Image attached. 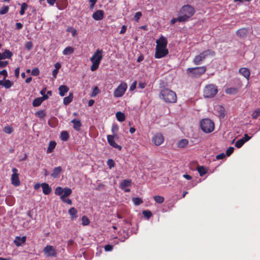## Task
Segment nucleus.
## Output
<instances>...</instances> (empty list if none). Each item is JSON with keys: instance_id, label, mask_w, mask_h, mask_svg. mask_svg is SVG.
I'll list each match as a JSON object with an SVG mask.
<instances>
[{"instance_id": "nucleus-1", "label": "nucleus", "mask_w": 260, "mask_h": 260, "mask_svg": "<svg viewBox=\"0 0 260 260\" xmlns=\"http://www.w3.org/2000/svg\"><path fill=\"white\" fill-rule=\"evenodd\" d=\"M159 98L164 102L169 104L176 103L177 100L176 93L169 88H164L160 90Z\"/></svg>"}, {"instance_id": "nucleus-2", "label": "nucleus", "mask_w": 260, "mask_h": 260, "mask_svg": "<svg viewBox=\"0 0 260 260\" xmlns=\"http://www.w3.org/2000/svg\"><path fill=\"white\" fill-rule=\"evenodd\" d=\"M194 8L189 5H186L182 7L179 11V15L181 16V20L187 21L195 13Z\"/></svg>"}, {"instance_id": "nucleus-3", "label": "nucleus", "mask_w": 260, "mask_h": 260, "mask_svg": "<svg viewBox=\"0 0 260 260\" xmlns=\"http://www.w3.org/2000/svg\"><path fill=\"white\" fill-rule=\"evenodd\" d=\"M103 51L102 49H98L91 57L90 60L92 62V65L90 67L91 71H95L99 68L100 62L103 58Z\"/></svg>"}, {"instance_id": "nucleus-4", "label": "nucleus", "mask_w": 260, "mask_h": 260, "mask_svg": "<svg viewBox=\"0 0 260 260\" xmlns=\"http://www.w3.org/2000/svg\"><path fill=\"white\" fill-rule=\"evenodd\" d=\"M200 125L201 129L206 134L212 132L215 128L214 123L209 118H205L201 120Z\"/></svg>"}, {"instance_id": "nucleus-5", "label": "nucleus", "mask_w": 260, "mask_h": 260, "mask_svg": "<svg viewBox=\"0 0 260 260\" xmlns=\"http://www.w3.org/2000/svg\"><path fill=\"white\" fill-rule=\"evenodd\" d=\"M206 71V67L205 66L190 68L186 70L187 74L191 78H198L204 74Z\"/></svg>"}, {"instance_id": "nucleus-6", "label": "nucleus", "mask_w": 260, "mask_h": 260, "mask_svg": "<svg viewBox=\"0 0 260 260\" xmlns=\"http://www.w3.org/2000/svg\"><path fill=\"white\" fill-rule=\"evenodd\" d=\"M215 52L211 50L208 49L201 52L199 55H197L193 59V62L196 65H199L208 56H213Z\"/></svg>"}, {"instance_id": "nucleus-7", "label": "nucleus", "mask_w": 260, "mask_h": 260, "mask_svg": "<svg viewBox=\"0 0 260 260\" xmlns=\"http://www.w3.org/2000/svg\"><path fill=\"white\" fill-rule=\"evenodd\" d=\"M217 87L213 84H209L205 87L203 91L204 96L206 98L214 97L217 93Z\"/></svg>"}, {"instance_id": "nucleus-8", "label": "nucleus", "mask_w": 260, "mask_h": 260, "mask_svg": "<svg viewBox=\"0 0 260 260\" xmlns=\"http://www.w3.org/2000/svg\"><path fill=\"white\" fill-rule=\"evenodd\" d=\"M127 88L126 83L122 82L115 89L114 92V96L116 98L122 96L125 93Z\"/></svg>"}, {"instance_id": "nucleus-9", "label": "nucleus", "mask_w": 260, "mask_h": 260, "mask_svg": "<svg viewBox=\"0 0 260 260\" xmlns=\"http://www.w3.org/2000/svg\"><path fill=\"white\" fill-rule=\"evenodd\" d=\"M12 171L13 174L11 176V183L15 186H18L20 184V182L19 179V174L18 173V170L14 168L12 169Z\"/></svg>"}, {"instance_id": "nucleus-10", "label": "nucleus", "mask_w": 260, "mask_h": 260, "mask_svg": "<svg viewBox=\"0 0 260 260\" xmlns=\"http://www.w3.org/2000/svg\"><path fill=\"white\" fill-rule=\"evenodd\" d=\"M168 53L169 51L167 48L156 47L154 57L157 59L161 58L166 56Z\"/></svg>"}, {"instance_id": "nucleus-11", "label": "nucleus", "mask_w": 260, "mask_h": 260, "mask_svg": "<svg viewBox=\"0 0 260 260\" xmlns=\"http://www.w3.org/2000/svg\"><path fill=\"white\" fill-rule=\"evenodd\" d=\"M152 141L156 146H159L164 142V137L161 133H157L152 137Z\"/></svg>"}, {"instance_id": "nucleus-12", "label": "nucleus", "mask_w": 260, "mask_h": 260, "mask_svg": "<svg viewBox=\"0 0 260 260\" xmlns=\"http://www.w3.org/2000/svg\"><path fill=\"white\" fill-rule=\"evenodd\" d=\"M116 135H109L107 136V141L109 145L112 146V147L114 148L118 149L119 150H121L122 149V147L120 145L117 144L114 138L116 137Z\"/></svg>"}, {"instance_id": "nucleus-13", "label": "nucleus", "mask_w": 260, "mask_h": 260, "mask_svg": "<svg viewBox=\"0 0 260 260\" xmlns=\"http://www.w3.org/2000/svg\"><path fill=\"white\" fill-rule=\"evenodd\" d=\"M44 252L47 256H56L57 254L56 251L54 247L51 245L46 246L43 250Z\"/></svg>"}, {"instance_id": "nucleus-14", "label": "nucleus", "mask_w": 260, "mask_h": 260, "mask_svg": "<svg viewBox=\"0 0 260 260\" xmlns=\"http://www.w3.org/2000/svg\"><path fill=\"white\" fill-rule=\"evenodd\" d=\"M156 47L167 48L168 41L165 37L161 36L158 40H156Z\"/></svg>"}, {"instance_id": "nucleus-15", "label": "nucleus", "mask_w": 260, "mask_h": 260, "mask_svg": "<svg viewBox=\"0 0 260 260\" xmlns=\"http://www.w3.org/2000/svg\"><path fill=\"white\" fill-rule=\"evenodd\" d=\"M26 240V236H23L22 237L20 236H17L14 240L15 245L17 246H20L24 244Z\"/></svg>"}, {"instance_id": "nucleus-16", "label": "nucleus", "mask_w": 260, "mask_h": 260, "mask_svg": "<svg viewBox=\"0 0 260 260\" xmlns=\"http://www.w3.org/2000/svg\"><path fill=\"white\" fill-rule=\"evenodd\" d=\"M92 18L96 21L101 20L104 18V12L102 10H99L96 11L92 14Z\"/></svg>"}, {"instance_id": "nucleus-17", "label": "nucleus", "mask_w": 260, "mask_h": 260, "mask_svg": "<svg viewBox=\"0 0 260 260\" xmlns=\"http://www.w3.org/2000/svg\"><path fill=\"white\" fill-rule=\"evenodd\" d=\"M248 33V29L246 28H241L236 31V35L240 38H246Z\"/></svg>"}, {"instance_id": "nucleus-18", "label": "nucleus", "mask_w": 260, "mask_h": 260, "mask_svg": "<svg viewBox=\"0 0 260 260\" xmlns=\"http://www.w3.org/2000/svg\"><path fill=\"white\" fill-rule=\"evenodd\" d=\"M13 53L9 50L6 49L3 53H0V60L6 58H11Z\"/></svg>"}, {"instance_id": "nucleus-19", "label": "nucleus", "mask_w": 260, "mask_h": 260, "mask_svg": "<svg viewBox=\"0 0 260 260\" xmlns=\"http://www.w3.org/2000/svg\"><path fill=\"white\" fill-rule=\"evenodd\" d=\"M42 187L43 192L45 195L49 194L52 190L51 187H50L48 184L46 183H43L41 184Z\"/></svg>"}, {"instance_id": "nucleus-20", "label": "nucleus", "mask_w": 260, "mask_h": 260, "mask_svg": "<svg viewBox=\"0 0 260 260\" xmlns=\"http://www.w3.org/2000/svg\"><path fill=\"white\" fill-rule=\"evenodd\" d=\"M239 73L242 75L246 79L249 80L250 73L248 69L246 68H241L239 69Z\"/></svg>"}, {"instance_id": "nucleus-21", "label": "nucleus", "mask_w": 260, "mask_h": 260, "mask_svg": "<svg viewBox=\"0 0 260 260\" xmlns=\"http://www.w3.org/2000/svg\"><path fill=\"white\" fill-rule=\"evenodd\" d=\"M62 172V168L61 167H55L52 171V174H51V176L53 178H58L59 176L60 173Z\"/></svg>"}, {"instance_id": "nucleus-22", "label": "nucleus", "mask_w": 260, "mask_h": 260, "mask_svg": "<svg viewBox=\"0 0 260 260\" xmlns=\"http://www.w3.org/2000/svg\"><path fill=\"white\" fill-rule=\"evenodd\" d=\"M13 84V83L8 79L0 80V85L3 86L6 89L10 88Z\"/></svg>"}, {"instance_id": "nucleus-23", "label": "nucleus", "mask_w": 260, "mask_h": 260, "mask_svg": "<svg viewBox=\"0 0 260 260\" xmlns=\"http://www.w3.org/2000/svg\"><path fill=\"white\" fill-rule=\"evenodd\" d=\"M71 123L73 124V128L77 131H79L82 126L80 120L74 119L71 121Z\"/></svg>"}, {"instance_id": "nucleus-24", "label": "nucleus", "mask_w": 260, "mask_h": 260, "mask_svg": "<svg viewBox=\"0 0 260 260\" xmlns=\"http://www.w3.org/2000/svg\"><path fill=\"white\" fill-rule=\"evenodd\" d=\"M59 93L61 96H63L69 90L68 87L64 85H60L58 88Z\"/></svg>"}, {"instance_id": "nucleus-25", "label": "nucleus", "mask_w": 260, "mask_h": 260, "mask_svg": "<svg viewBox=\"0 0 260 260\" xmlns=\"http://www.w3.org/2000/svg\"><path fill=\"white\" fill-rule=\"evenodd\" d=\"M56 145V143L54 141H51L49 142L48 147L47 148V153H52L54 148H55Z\"/></svg>"}, {"instance_id": "nucleus-26", "label": "nucleus", "mask_w": 260, "mask_h": 260, "mask_svg": "<svg viewBox=\"0 0 260 260\" xmlns=\"http://www.w3.org/2000/svg\"><path fill=\"white\" fill-rule=\"evenodd\" d=\"M132 181L130 180L125 179L120 184V188L124 189L126 187L131 185Z\"/></svg>"}, {"instance_id": "nucleus-27", "label": "nucleus", "mask_w": 260, "mask_h": 260, "mask_svg": "<svg viewBox=\"0 0 260 260\" xmlns=\"http://www.w3.org/2000/svg\"><path fill=\"white\" fill-rule=\"evenodd\" d=\"M73 99V93H70L68 96L64 98L63 103L65 105H67L70 104Z\"/></svg>"}, {"instance_id": "nucleus-28", "label": "nucleus", "mask_w": 260, "mask_h": 260, "mask_svg": "<svg viewBox=\"0 0 260 260\" xmlns=\"http://www.w3.org/2000/svg\"><path fill=\"white\" fill-rule=\"evenodd\" d=\"M72 192V189L70 188H64L62 194L60 196V199L67 197L71 194Z\"/></svg>"}, {"instance_id": "nucleus-29", "label": "nucleus", "mask_w": 260, "mask_h": 260, "mask_svg": "<svg viewBox=\"0 0 260 260\" xmlns=\"http://www.w3.org/2000/svg\"><path fill=\"white\" fill-rule=\"evenodd\" d=\"M188 144V141L187 139H183L181 140L177 144L178 147L183 148Z\"/></svg>"}, {"instance_id": "nucleus-30", "label": "nucleus", "mask_w": 260, "mask_h": 260, "mask_svg": "<svg viewBox=\"0 0 260 260\" xmlns=\"http://www.w3.org/2000/svg\"><path fill=\"white\" fill-rule=\"evenodd\" d=\"M74 49L71 46L66 47L62 51V53L64 55H70L73 53Z\"/></svg>"}, {"instance_id": "nucleus-31", "label": "nucleus", "mask_w": 260, "mask_h": 260, "mask_svg": "<svg viewBox=\"0 0 260 260\" xmlns=\"http://www.w3.org/2000/svg\"><path fill=\"white\" fill-rule=\"evenodd\" d=\"M116 117L117 119L120 122H123L125 119L124 114L121 112H117L116 113Z\"/></svg>"}, {"instance_id": "nucleus-32", "label": "nucleus", "mask_w": 260, "mask_h": 260, "mask_svg": "<svg viewBox=\"0 0 260 260\" xmlns=\"http://www.w3.org/2000/svg\"><path fill=\"white\" fill-rule=\"evenodd\" d=\"M69 213L71 216L72 219L77 217V211L74 207H71L69 210Z\"/></svg>"}, {"instance_id": "nucleus-33", "label": "nucleus", "mask_w": 260, "mask_h": 260, "mask_svg": "<svg viewBox=\"0 0 260 260\" xmlns=\"http://www.w3.org/2000/svg\"><path fill=\"white\" fill-rule=\"evenodd\" d=\"M238 91V89L234 87L228 88L225 90V93L228 94H235Z\"/></svg>"}, {"instance_id": "nucleus-34", "label": "nucleus", "mask_w": 260, "mask_h": 260, "mask_svg": "<svg viewBox=\"0 0 260 260\" xmlns=\"http://www.w3.org/2000/svg\"><path fill=\"white\" fill-rule=\"evenodd\" d=\"M197 170L201 176H203L207 173V170L204 166H199Z\"/></svg>"}, {"instance_id": "nucleus-35", "label": "nucleus", "mask_w": 260, "mask_h": 260, "mask_svg": "<svg viewBox=\"0 0 260 260\" xmlns=\"http://www.w3.org/2000/svg\"><path fill=\"white\" fill-rule=\"evenodd\" d=\"M252 119H256L257 117L260 116V108H257L256 110L252 111L251 114Z\"/></svg>"}, {"instance_id": "nucleus-36", "label": "nucleus", "mask_w": 260, "mask_h": 260, "mask_svg": "<svg viewBox=\"0 0 260 260\" xmlns=\"http://www.w3.org/2000/svg\"><path fill=\"white\" fill-rule=\"evenodd\" d=\"M61 139L64 141H66L69 139V133L67 131H62L60 134Z\"/></svg>"}, {"instance_id": "nucleus-37", "label": "nucleus", "mask_w": 260, "mask_h": 260, "mask_svg": "<svg viewBox=\"0 0 260 260\" xmlns=\"http://www.w3.org/2000/svg\"><path fill=\"white\" fill-rule=\"evenodd\" d=\"M42 100L40 97L35 99L32 102V106L34 107H38L42 103Z\"/></svg>"}, {"instance_id": "nucleus-38", "label": "nucleus", "mask_w": 260, "mask_h": 260, "mask_svg": "<svg viewBox=\"0 0 260 260\" xmlns=\"http://www.w3.org/2000/svg\"><path fill=\"white\" fill-rule=\"evenodd\" d=\"M155 202L158 204H161L164 202L165 199L160 196H155L153 197Z\"/></svg>"}, {"instance_id": "nucleus-39", "label": "nucleus", "mask_w": 260, "mask_h": 260, "mask_svg": "<svg viewBox=\"0 0 260 260\" xmlns=\"http://www.w3.org/2000/svg\"><path fill=\"white\" fill-rule=\"evenodd\" d=\"M28 5L26 3H23L21 4V10L20 11V15H23L25 13V11L27 9Z\"/></svg>"}, {"instance_id": "nucleus-40", "label": "nucleus", "mask_w": 260, "mask_h": 260, "mask_svg": "<svg viewBox=\"0 0 260 260\" xmlns=\"http://www.w3.org/2000/svg\"><path fill=\"white\" fill-rule=\"evenodd\" d=\"M13 131L14 130H13V127L9 125L5 126L3 129V131L5 133L8 134H12L13 133Z\"/></svg>"}, {"instance_id": "nucleus-41", "label": "nucleus", "mask_w": 260, "mask_h": 260, "mask_svg": "<svg viewBox=\"0 0 260 260\" xmlns=\"http://www.w3.org/2000/svg\"><path fill=\"white\" fill-rule=\"evenodd\" d=\"M35 115L40 118H43L46 116L45 110H40L35 113Z\"/></svg>"}, {"instance_id": "nucleus-42", "label": "nucleus", "mask_w": 260, "mask_h": 260, "mask_svg": "<svg viewBox=\"0 0 260 260\" xmlns=\"http://www.w3.org/2000/svg\"><path fill=\"white\" fill-rule=\"evenodd\" d=\"M132 200H133L134 204L136 206H138L143 203L142 199L139 197L134 198H133Z\"/></svg>"}, {"instance_id": "nucleus-43", "label": "nucleus", "mask_w": 260, "mask_h": 260, "mask_svg": "<svg viewBox=\"0 0 260 260\" xmlns=\"http://www.w3.org/2000/svg\"><path fill=\"white\" fill-rule=\"evenodd\" d=\"M9 10V7L8 6L3 7L0 9V15H4L6 14Z\"/></svg>"}, {"instance_id": "nucleus-44", "label": "nucleus", "mask_w": 260, "mask_h": 260, "mask_svg": "<svg viewBox=\"0 0 260 260\" xmlns=\"http://www.w3.org/2000/svg\"><path fill=\"white\" fill-rule=\"evenodd\" d=\"M63 189L61 187H57L55 190V194L58 196L62 195L63 192Z\"/></svg>"}, {"instance_id": "nucleus-45", "label": "nucleus", "mask_w": 260, "mask_h": 260, "mask_svg": "<svg viewBox=\"0 0 260 260\" xmlns=\"http://www.w3.org/2000/svg\"><path fill=\"white\" fill-rule=\"evenodd\" d=\"M244 141L243 140V139H240L236 142L235 146L237 148H239L241 147L244 145Z\"/></svg>"}, {"instance_id": "nucleus-46", "label": "nucleus", "mask_w": 260, "mask_h": 260, "mask_svg": "<svg viewBox=\"0 0 260 260\" xmlns=\"http://www.w3.org/2000/svg\"><path fill=\"white\" fill-rule=\"evenodd\" d=\"M82 222L83 225H87L89 224L90 221L87 217L83 216L82 217Z\"/></svg>"}, {"instance_id": "nucleus-47", "label": "nucleus", "mask_w": 260, "mask_h": 260, "mask_svg": "<svg viewBox=\"0 0 260 260\" xmlns=\"http://www.w3.org/2000/svg\"><path fill=\"white\" fill-rule=\"evenodd\" d=\"M142 213L147 219H149L152 216V213L149 210H144Z\"/></svg>"}, {"instance_id": "nucleus-48", "label": "nucleus", "mask_w": 260, "mask_h": 260, "mask_svg": "<svg viewBox=\"0 0 260 260\" xmlns=\"http://www.w3.org/2000/svg\"><path fill=\"white\" fill-rule=\"evenodd\" d=\"M67 31L71 32L73 37H75L77 35L76 29L72 27H68Z\"/></svg>"}, {"instance_id": "nucleus-49", "label": "nucleus", "mask_w": 260, "mask_h": 260, "mask_svg": "<svg viewBox=\"0 0 260 260\" xmlns=\"http://www.w3.org/2000/svg\"><path fill=\"white\" fill-rule=\"evenodd\" d=\"M107 164V165L109 166V168L110 169H112V168L114 167V166H115V162L112 159H108Z\"/></svg>"}, {"instance_id": "nucleus-50", "label": "nucleus", "mask_w": 260, "mask_h": 260, "mask_svg": "<svg viewBox=\"0 0 260 260\" xmlns=\"http://www.w3.org/2000/svg\"><path fill=\"white\" fill-rule=\"evenodd\" d=\"M32 47L33 44L31 41H28L25 44V47L28 50L31 49Z\"/></svg>"}, {"instance_id": "nucleus-51", "label": "nucleus", "mask_w": 260, "mask_h": 260, "mask_svg": "<svg viewBox=\"0 0 260 260\" xmlns=\"http://www.w3.org/2000/svg\"><path fill=\"white\" fill-rule=\"evenodd\" d=\"M142 16V14L141 12H137L134 16V19L137 22H139V20L141 17Z\"/></svg>"}, {"instance_id": "nucleus-52", "label": "nucleus", "mask_w": 260, "mask_h": 260, "mask_svg": "<svg viewBox=\"0 0 260 260\" xmlns=\"http://www.w3.org/2000/svg\"><path fill=\"white\" fill-rule=\"evenodd\" d=\"M180 18H181V16L180 15H179V16L177 18H173L171 20V24L173 25L177 21H178L180 22H184L183 20H181Z\"/></svg>"}, {"instance_id": "nucleus-53", "label": "nucleus", "mask_w": 260, "mask_h": 260, "mask_svg": "<svg viewBox=\"0 0 260 260\" xmlns=\"http://www.w3.org/2000/svg\"><path fill=\"white\" fill-rule=\"evenodd\" d=\"M234 150V148L233 147H230L226 151V155L228 156H229L231 155Z\"/></svg>"}, {"instance_id": "nucleus-54", "label": "nucleus", "mask_w": 260, "mask_h": 260, "mask_svg": "<svg viewBox=\"0 0 260 260\" xmlns=\"http://www.w3.org/2000/svg\"><path fill=\"white\" fill-rule=\"evenodd\" d=\"M39 70L37 68H34L31 71V75L35 76L39 75Z\"/></svg>"}, {"instance_id": "nucleus-55", "label": "nucleus", "mask_w": 260, "mask_h": 260, "mask_svg": "<svg viewBox=\"0 0 260 260\" xmlns=\"http://www.w3.org/2000/svg\"><path fill=\"white\" fill-rule=\"evenodd\" d=\"M118 126L117 124H115L112 126L111 131L113 134V135H115V133L118 131Z\"/></svg>"}, {"instance_id": "nucleus-56", "label": "nucleus", "mask_w": 260, "mask_h": 260, "mask_svg": "<svg viewBox=\"0 0 260 260\" xmlns=\"http://www.w3.org/2000/svg\"><path fill=\"white\" fill-rule=\"evenodd\" d=\"M0 75L4 76V80H5L6 78L8 77V72L7 70H3L0 71Z\"/></svg>"}, {"instance_id": "nucleus-57", "label": "nucleus", "mask_w": 260, "mask_h": 260, "mask_svg": "<svg viewBox=\"0 0 260 260\" xmlns=\"http://www.w3.org/2000/svg\"><path fill=\"white\" fill-rule=\"evenodd\" d=\"M60 199L63 202L66 203L69 205H71L72 204V202L70 199H66V198H63Z\"/></svg>"}, {"instance_id": "nucleus-58", "label": "nucleus", "mask_w": 260, "mask_h": 260, "mask_svg": "<svg viewBox=\"0 0 260 260\" xmlns=\"http://www.w3.org/2000/svg\"><path fill=\"white\" fill-rule=\"evenodd\" d=\"M104 248L106 251H110L113 249V246L111 245L107 244L105 246Z\"/></svg>"}, {"instance_id": "nucleus-59", "label": "nucleus", "mask_w": 260, "mask_h": 260, "mask_svg": "<svg viewBox=\"0 0 260 260\" xmlns=\"http://www.w3.org/2000/svg\"><path fill=\"white\" fill-rule=\"evenodd\" d=\"M8 64V61H1L0 60V68L6 67Z\"/></svg>"}, {"instance_id": "nucleus-60", "label": "nucleus", "mask_w": 260, "mask_h": 260, "mask_svg": "<svg viewBox=\"0 0 260 260\" xmlns=\"http://www.w3.org/2000/svg\"><path fill=\"white\" fill-rule=\"evenodd\" d=\"M250 139H251V137L249 136L246 134L244 135V137L242 138H241V139H243V140L244 141L245 143L246 142L248 141V140H249Z\"/></svg>"}, {"instance_id": "nucleus-61", "label": "nucleus", "mask_w": 260, "mask_h": 260, "mask_svg": "<svg viewBox=\"0 0 260 260\" xmlns=\"http://www.w3.org/2000/svg\"><path fill=\"white\" fill-rule=\"evenodd\" d=\"M225 154L223 153H220L216 155V158L217 159H222L225 157Z\"/></svg>"}, {"instance_id": "nucleus-62", "label": "nucleus", "mask_w": 260, "mask_h": 260, "mask_svg": "<svg viewBox=\"0 0 260 260\" xmlns=\"http://www.w3.org/2000/svg\"><path fill=\"white\" fill-rule=\"evenodd\" d=\"M126 26L125 25H123L122 27H121V30L119 32V34H123L125 32L126 30Z\"/></svg>"}, {"instance_id": "nucleus-63", "label": "nucleus", "mask_w": 260, "mask_h": 260, "mask_svg": "<svg viewBox=\"0 0 260 260\" xmlns=\"http://www.w3.org/2000/svg\"><path fill=\"white\" fill-rule=\"evenodd\" d=\"M99 92V90L98 87L95 86L94 87L93 90L92 95H95Z\"/></svg>"}, {"instance_id": "nucleus-64", "label": "nucleus", "mask_w": 260, "mask_h": 260, "mask_svg": "<svg viewBox=\"0 0 260 260\" xmlns=\"http://www.w3.org/2000/svg\"><path fill=\"white\" fill-rule=\"evenodd\" d=\"M15 25H16V29H20L23 27L22 24L20 23V22L16 23Z\"/></svg>"}]
</instances>
